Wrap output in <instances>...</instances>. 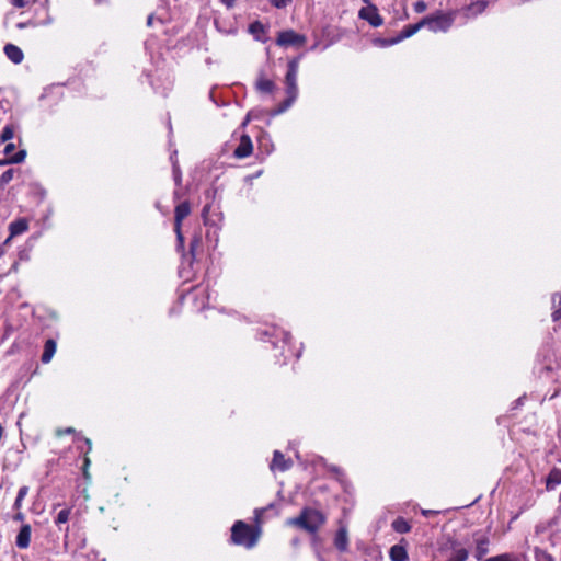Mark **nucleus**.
Listing matches in <instances>:
<instances>
[{"mask_svg":"<svg viewBox=\"0 0 561 561\" xmlns=\"http://www.w3.org/2000/svg\"><path fill=\"white\" fill-rule=\"evenodd\" d=\"M256 90L261 93L271 94L275 91L276 85L275 83L264 77H260L255 83Z\"/></svg>","mask_w":561,"mask_h":561,"instance_id":"nucleus-17","label":"nucleus"},{"mask_svg":"<svg viewBox=\"0 0 561 561\" xmlns=\"http://www.w3.org/2000/svg\"><path fill=\"white\" fill-rule=\"evenodd\" d=\"M250 122V114L247 115V117L244 118V121L242 122V127H245Z\"/></svg>","mask_w":561,"mask_h":561,"instance_id":"nucleus-42","label":"nucleus"},{"mask_svg":"<svg viewBox=\"0 0 561 561\" xmlns=\"http://www.w3.org/2000/svg\"><path fill=\"white\" fill-rule=\"evenodd\" d=\"M24 518V515L22 513H18L15 516H14V519L15 520H23Z\"/></svg>","mask_w":561,"mask_h":561,"instance_id":"nucleus-43","label":"nucleus"},{"mask_svg":"<svg viewBox=\"0 0 561 561\" xmlns=\"http://www.w3.org/2000/svg\"><path fill=\"white\" fill-rule=\"evenodd\" d=\"M152 21H153V16L149 15L148 19H147V25L151 26L152 25Z\"/></svg>","mask_w":561,"mask_h":561,"instance_id":"nucleus-44","label":"nucleus"},{"mask_svg":"<svg viewBox=\"0 0 561 561\" xmlns=\"http://www.w3.org/2000/svg\"><path fill=\"white\" fill-rule=\"evenodd\" d=\"M290 467H291V461L285 459L284 455L280 451L275 450L274 451V456H273V460L271 462V469L272 470H276L277 469V470H280V471H286Z\"/></svg>","mask_w":561,"mask_h":561,"instance_id":"nucleus-12","label":"nucleus"},{"mask_svg":"<svg viewBox=\"0 0 561 561\" xmlns=\"http://www.w3.org/2000/svg\"><path fill=\"white\" fill-rule=\"evenodd\" d=\"M473 545V557L476 560L481 561L490 551V536L486 531L477 530L471 536Z\"/></svg>","mask_w":561,"mask_h":561,"instance_id":"nucleus-5","label":"nucleus"},{"mask_svg":"<svg viewBox=\"0 0 561 561\" xmlns=\"http://www.w3.org/2000/svg\"><path fill=\"white\" fill-rule=\"evenodd\" d=\"M553 312L552 319L557 321L561 318V294H554L552 297Z\"/></svg>","mask_w":561,"mask_h":561,"instance_id":"nucleus-22","label":"nucleus"},{"mask_svg":"<svg viewBox=\"0 0 561 561\" xmlns=\"http://www.w3.org/2000/svg\"><path fill=\"white\" fill-rule=\"evenodd\" d=\"M536 561H554L552 556L539 548L535 549Z\"/></svg>","mask_w":561,"mask_h":561,"instance_id":"nucleus-26","label":"nucleus"},{"mask_svg":"<svg viewBox=\"0 0 561 561\" xmlns=\"http://www.w3.org/2000/svg\"><path fill=\"white\" fill-rule=\"evenodd\" d=\"M31 533L32 529L28 524L21 527L15 540V543L20 549H26L30 546Z\"/></svg>","mask_w":561,"mask_h":561,"instance_id":"nucleus-11","label":"nucleus"},{"mask_svg":"<svg viewBox=\"0 0 561 561\" xmlns=\"http://www.w3.org/2000/svg\"><path fill=\"white\" fill-rule=\"evenodd\" d=\"M325 522L323 514L317 510L305 508L300 515L287 520L288 525L297 526L309 533H316Z\"/></svg>","mask_w":561,"mask_h":561,"instance_id":"nucleus-2","label":"nucleus"},{"mask_svg":"<svg viewBox=\"0 0 561 561\" xmlns=\"http://www.w3.org/2000/svg\"><path fill=\"white\" fill-rule=\"evenodd\" d=\"M12 179H13V170H7L0 176V184L5 185L9 182H11Z\"/></svg>","mask_w":561,"mask_h":561,"instance_id":"nucleus-28","label":"nucleus"},{"mask_svg":"<svg viewBox=\"0 0 561 561\" xmlns=\"http://www.w3.org/2000/svg\"><path fill=\"white\" fill-rule=\"evenodd\" d=\"M85 443L88 444L89 446V450H91V440L89 438L85 439Z\"/></svg>","mask_w":561,"mask_h":561,"instance_id":"nucleus-46","label":"nucleus"},{"mask_svg":"<svg viewBox=\"0 0 561 561\" xmlns=\"http://www.w3.org/2000/svg\"><path fill=\"white\" fill-rule=\"evenodd\" d=\"M14 137V127L12 125H5L0 134L1 142H7Z\"/></svg>","mask_w":561,"mask_h":561,"instance_id":"nucleus-23","label":"nucleus"},{"mask_svg":"<svg viewBox=\"0 0 561 561\" xmlns=\"http://www.w3.org/2000/svg\"><path fill=\"white\" fill-rule=\"evenodd\" d=\"M228 9L232 8L237 0H220Z\"/></svg>","mask_w":561,"mask_h":561,"instance_id":"nucleus-38","label":"nucleus"},{"mask_svg":"<svg viewBox=\"0 0 561 561\" xmlns=\"http://www.w3.org/2000/svg\"><path fill=\"white\" fill-rule=\"evenodd\" d=\"M27 492H28V488L27 486H21L19 489L18 496H16L15 502H14V508H16V510L21 508L22 501L26 496Z\"/></svg>","mask_w":561,"mask_h":561,"instance_id":"nucleus-24","label":"nucleus"},{"mask_svg":"<svg viewBox=\"0 0 561 561\" xmlns=\"http://www.w3.org/2000/svg\"><path fill=\"white\" fill-rule=\"evenodd\" d=\"M358 15L374 27H378L383 23V20L378 13L377 8L373 4L362 8Z\"/></svg>","mask_w":561,"mask_h":561,"instance_id":"nucleus-7","label":"nucleus"},{"mask_svg":"<svg viewBox=\"0 0 561 561\" xmlns=\"http://www.w3.org/2000/svg\"><path fill=\"white\" fill-rule=\"evenodd\" d=\"M15 150V146L14 144H8L5 147H4V153L7 156H11Z\"/></svg>","mask_w":561,"mask_h":561,"instance_id":"nucleus-34","label":"nucleus"},{"mask_svg":"<svg viewBox=\"0 0 561 561\" xmlns=\"http://www.w3.org/2000/svg\"><path fill=\"white\" fill-rule=\"evenodd\" d=\"M89 462H90L89 458H85V459H84V463H85V466H88V465H89Z\"/></svg>","mask_w":561,"mask_h":561,"instance_id":"nucleus-48","label":"nucleus"},{"mask_svg":"<svg viewBox=\"0 0 561 561\" xmlns=\"http://www.w3.org/2000/svg\"><path fill=\"white\" fill-rule=\"evenodd\" d=\"M174 231L176 233V239H178L179 245L181 248H183V245H184V237L182 234L181 227L176 228V226H174Z\"/></svg>","mask_w":561,"mask_h":561,"instance_id":"nucleus-33","label":"nucleus"},{"mask_svg":"<svg viewBox=\"0 0 561 561\" xmlns=\"http://www.w3.org/2000/svg\"><path fill=\"white\" fill-rule=\"evenodd\" d=\"M422 27H424V23L422 20L415 24H410L403 28V31L401 32V34L398 37L391 38L390 43H399L400 41H402L404 38L411 37L416 32H419Z\"/></svg>","mask_w":561,"mask_h":561,"instance_id":"nucleus-13","label":"nucleus"},{"mask_svg":"<svg viewBox=\"0 0 561 561\" xmlns=\"http://www.w3.org/2000/svg\"><path fill=\"white\" fill-rule=\"evenodd\" d=\"M25 26H26V24H25V23H19V24H18V27H19V28H23V27H25Z\"/></svg>","mask_w":561,"mask_h":561,"instance_id":"nucleus-47","label":"nucleus"},{"mask_svg":"<svg viewBox=\"0 0 561 561\" xmlns=\"http://www.w3.org/2000/svg\"><path fill=\"white\" fill-rule=\"evenodd\" d=\"M4 253H5V248L0 244V259L4 255Z\"/></svg>","mask_w":561,"mask_h":561,"instance_id":"nucleus-45","label":"nucleus"},{"mask_svg":"<svg viewBox=\"0 0 561 561\" xmlns=\"http://www.w3.org/2000/svg\"><path fill=\"white\" fill-rule=\"evenodd\" d=\"M485 3L484 2H476L471 3L467 7V11L473 12L474 14L482 13L485 10Z\"/></svg>","mask_w":561,"mask_h":561,"instance_id":"nucleus-27","label":"nucleus"},{"mask_svg":"<svg viewBox=\"0 0 561 561\" xmlns=\"http://www.w3.org/2000/svg\"><path fill=\"white\" fill-rule=\"evenodd\" d=\"M392 528L399 534H407L410 531L411 526L404 518L398 517L392 522Z\"/></svg>","mask_w":561,"mask_h":561,"instance_id":"nucleus-21","label":"nucleus"},{"mask_svg":"<svg viewBox=\"0 0 561 561\" xmlns=\"http://www.w3.org/2000/svg\"><path fill=\"white\" fill-rule=\"evenodd\" d=\"M391 39H378L377 43L380 44L381 46H388V45H393L394 43H390Z\"/></svg>","mask_w":561,"mask_h":561,"instance_id":"nucleus-39","label":"nucleus"},{"mask_svg":"<svg viewBox=\"0 0 561 561\" xmlns=\"http://www.w3.org/2000/svg\"><path fill=\"white\" fill-rule=\"evenodd\" d=\"M413 9L416 13H423L427 9V4L423 0H419L413 4Z\"/></svg>","mask_w":561,"mask_h":561,"instance_id":"nucleus-31","label":"nucleus"},{"mask_svg":"<svg viewBox=\"0 0 561 561\" xmlns=\"http://www.w3.org/2000/svg\"><path fill=\"white\" fill-rule=\"evenodd\" d=\"M299 68V59L294 58L288 61V70L285 76V84H286V93L287 99L279 105L277 110H275V114H280L288 110L296 99L298 98V85H297V75Z\"/></svg>","mask_w":561,"mask_h":561,"instance_id":"nucleus-1","label":"nucleus"},{"mask_svg":"<svg viewBox=\"0 0 561 561\" xmlns=\"http://www.w3.org/2000/svg\"><path fill=\"white\" fill-rule=\"evenodd\" d=\"M253 152V144L247 134H242L240 137L239 145L236 147L233 151V157L237 159H244L252 154Z\"/></svg>","mask_w":561,"mask_h":561,"instance_id":"nucleus-8","label":"nucleus"},{"mask_svg":"<svg viewBox=\"0 0 561 561\" xmlns=\"http://www.w3.org/2000/svg\"><path fill=\"white\" fill-rule=\"evenodd\" d=\"M275 8L283 9L291 3V0H270Z\"/></svg>","mask_w":561,"mask_h":561,"instance_id":"nucleus-30","label":"nucleus"},{"mask_svg":"<svg viewBox=\"0 0 561 561\" xmlns=\"http://www.w3.org/2000/svg\"><path fill=\"white\" fill-rule=\"evenodd\" d=\"M451 554L446 561H467L469 558V551L460 542L453 540L450 541Z\"/></svg>","mask_w":561,"mask_h":561,"instance_id":"nucleus-9","label":"nucleus"},{"mask_svg":"<svg viewBox=\"0 0 561 561\" xmlns=\"http://www.w3.org/2000/svg\"><path fill=\"white\" fill-rule=\"evenodd\" d=\"M259 533L242 520H238L231 528V540L233 543L252 548L256 545Z\"/></svg>","mask_w":561,"mask_h":561,"instance_id":"nucleus-3","label":"nucleus"},{"mask_svg":"<svg viewBox=\"0 0 561 561\" xmlns=\"http://www.w3.org/2000/svg\"><path fill=\"white\" fill-rule=\"evenodd\" d=\"M3 51L8 59H10L15 65L21 64L24 59L22 49L14 44H7L3 48Z\"/></svg>","mask_w":561,"mask_h":561,"instance_id":"nucleus-10","label":"nucleus"},{"mask_svg":"<svg viewBox=\"0 0 561 561\" xmlns=\"http://www.w3.org/2000/svg\"><path fill=\"white\" fill-rule=\"evenodd\" d=\"M12 4L16 8H24L26 4L25 0H12Z\"/></svg>","mask_w":561,"mask_h":561,"instance_id":"nucleus-36","label":"nucleus"},{"mask_svg":"<svg viewBox=\"0 0 561 561\" xmlns=\"http://www.w3.org/2000/svg\"><path fill=\"white\" fill-rule=\"evenodd\" d=\"M25 156H26L25 150H20L19 152H16L10 157V162L11 163H20L25 159Z\"/></svg>","mask_w":561,"mask_h":561,"instance_id":"nucleus-29","label":"nucleus"},{"mask_svg":"<svg viewBox=\"0 0 561 561\" xmlns=\"http://www.w3.org/2000/svg\"><path fill=\"white\" fill-rule=\"evenodd\" d=\"M334 545L342 552L347 550V548H348V535H347V529L345 527H341L337 530V533L335 535V538H334Z\"/></svg>","mask_w":561,"mask_h":561,"instance_id":"nucleus-16","label":"nucleus"},{"mask_svg":"<svg viewBox=\"0 0 561 561\" xmlns=\"http://www.w3.org/2000/svg\"><path fill=\"white\" fill-rule=\"evenodd\" d=\"M307 43V37L304 34H299L294 30H285L278 32L276 37V45L280 47H301Z\"/></svg>","mask_w":561,"mask_h":561,"instance_id":"nucleus-6","label":"nucleus"},{"mask_svg":"<svg viewBox=\"0 0 561 561\" xmlns=\"http://www.w3.org/2000/svg\"><path fill=\"white\" fill-rule=\"evenodd\" d=\"M73 431H75V430H73L72 427H68V428H66V430H65V431H62V432H61V431H58V433H57V434H58V435H61V434H70V433H73Z\"/></svg>","mask_w":561,"mask_h":561,"instance_id":"nucleus-40","label":"nucleus"},{"mask_svg":"<svg viewBox=\"0 0 561 561\" xmlns=\"http://www.w3.org/2000/svg\"><path fill=\"white\" fill-rule=\"evenodd\" d=\"M456 19V11L442 12L438 11L432 15L422 19L424 26H427L430 31L447 32Z\"/></svg>","mask_w":561,"mask_h":561,"instance_id":"nucleus-4","label":"nucleus"},{"mask_svg":"<svg viewBox=\"0 0 561 561\" xmlns=\"http://www.w3.org/2000/svg\"><path fill=\"white\" fill-rule=\"evenodd\" d=\"M391 561H407L408 552L407 549L401 545H394L390 548L389 552Z\"/></svg>","mask_w":561,"mask_h":561,"instance_id":"nucleus-18","label":"nucleus"},{"mask_svg":"<svg viewBox=\"0 0 561 561\" xmlns=\"http://www.w3.org/2000/svg\"><path fill=\"white\" fill-rule=\"evenodd\" d=\"M70 513H71V510L70 508H64L61 510L58 514H57V517H56V525H60V524H65L69 520V516H70Z\"/></svg>","mask_w":561,"mask_h":561,"instance_id":"nucleus-25","label":"nucleus"},{"mask_svg":"<svg viewBox=\"0 0 561 561\" xmlns=\"http://www.w3.org/2000/svg\"><path fill=\"white\" fill-rule=\"evenodd\" d=\"M13 238H14V237H11V234H10L1 245H3V247L5 248L7 245H9V244H10V242H11V240H12Z\"/></svg>","mask_w":561,"mask_h":561,"instance_id":"nucleus-41","label":"nucleus"},{"mask_svg":"<svg viewBox=\"0 0 561 561\" xmlns=\"http://www.w3.org/2000/svg\"><path fill=\"white\" fill-rule=\"evenodd\" d=\"M174 226H176V228L181 227L182 226V221L184 218H186L190 213H191V206H190V203L188 202H183L181 204H179L176 207H175V211H174Z\"/></svg>","mask_w":561,"mask_h":561,"instance_id":"nucleus-14","label":"nucleus"},{"mask_svg":"<svg viewBox=\"0 0 561 561\" xmlns=\"http://www.w3.org/2000/svg\"><path fill=\"white\" fill-rule=\"evenodd\" d=\"M173 173H174L175 183L179 185L181 183V173H180L178 167H174Z\"/></svg>","mask_w":561,"mask_h":561,"instance_id":"nucleus-35","label":"nucleus"},{"mask_svg":"<svg viewBox=\"0 0 561 561\" xmlns=\"http://www.w3.org/2000/svg\"><path fill=\"white\" fill-rule=\"evenodd\" d=\"M561 483V470L553 469L547 478V489H554Z\"/></svg>","mask_w":561,"mask_h":561,"instance_id":"nucleus-20","label":"nucleus"},{"mask_svg":"<svg viewBox=\"0 0 561 561\" xmlns=\"http://www.w3.org/2000/svg\"><path fill=\"white\" fill-rule=\"evenodd\" d=\"M56 352V342L51 339L47 340L44 345V352L42 354V362L47 364L51 360Z\"/></svg>","mask_w":561,"mask_h":561,"instance_id":"nucleus-19","label":"nucleus"},{"mask_svg":"<svg viewBox=\"0 0 561 561\" xmlns=\"http://www.w3.org/2000/svg\"><path fill=\"white\" fill-rule=\"evenodd\" d=\"M28 230V220L25 218H19L9 225V231L11 237H16Z\"/></svg>","mask_w":561,"mask_h":561,"instance_id":"nucleus-15","label":"nucleus"},{"mask_svg":"<svg viewBox=\"0 0 561 561\" xmlns=\"http://www.w3.org/2000/svg\"><path fill=\"white\" fill-rule=\"evenodd\" d=\"M250 32L252 34L264 32V25L261 22L256 21L250 25Z\"/></svg>","mask_w":561,"mask_h":561,"instance_id":"nucleus-32","label":"nucleus"},{"mask_svg":"<svg viewBox=\"0 0 561 561\" xmlns=\"http://www.w3.org/2000/svg\"><path fill=\"white\" fill-rule=\"evenodd\" d=\"M201 243V239L199 238H195L192 242H191V252H194L195 248L198 247Z\"/></svg>","mask_w":561,"mask_h":561,"instance_id":"nucleus-37","label":"nucleus"}]
</instances>
